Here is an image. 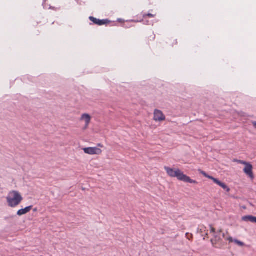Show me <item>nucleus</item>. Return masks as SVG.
<instances>
[{"mask_svg": "<svg viewBox=\"0 0 256 256\" xmlns=\"http://www.w3.org/2000/svg\"><path fill=\"white\" fill-rule=\"evenodd\" d=\"M32 206H30L25 208H24L20 209L17 212V214L19 216L25 214L30 212L32 209Z\"/></svg>", "mask_w": 256, "mask_h": 256, "instance_id": "obj_9", "label": "nucleus"}, {"mask_svg": "<svg viewBox=\"0 0 256 256\" xmlns=\"http://www.w3.org/2000/svg\"><path fill=\"white\" fill-rule=\"evenodd\" d=\"M91 120L90 116L86 114H84L82 116L81 120H84L86 122V128L90 123Z\"/></svg>", "mask_w": 256, "mask_h": 256, "instance_id": "obj_10", "label": "nucleus"}, {"mask_svg": "<svg viewBox=\"0 0 256 256\" xmlns=\"http://www.w3.org/2000/svg\"><path fill=\"white\" fill-rule=\"evenodd\" d=\"M226 240H228L230 242H234V239H233L232 238L231 236H229L226 238Z\"/></svg>", "mask_w": 256, "mask_h": 256, "instance_id": "obj_13", "label": "nucleus"}, {"mask_svg": "<svg viewBox=\"0 0 256 256\" xmlns=\"http://www.w3.org/2000/svg\"><path fill=\"white\" fill-rule=\"evenodd\" d=\"M252 166L250 164H248L244 169V172L246 173L252 180L254 178V175L252 172Z\"/></svg>", "mask_w": 256, "mask_h": 256, "instance_id": "obj_7", "label": "nucleus"}, {"mask_svg": "<svg viewBox=\"0 0 256 256\" xmlns=\"http://www.w3.org/2000/svg\"><path fill=\"white\" fill-rule=\"evenodd\" d=\"M84 153L88 154H100L102 152V150L96 147H90L83 148Z\"/></svg>", "mask_w": 256, "mask_h": 256, "instance_id": "obj_4", "label": "nucleus"}, {"mask_svg": "<svg viewBox=\"0 0 256 256\" xmlns=\"http://www.w3.org/2000/svg\"><path fill=\"white\" fill-rule=\"evenodd\" d=\"M6 200L8 206L14 208L21 202L22 198L18 192L14 190L10 192Z\"/></svg>", "mask_w": 256, "mask_h": 256, "instance_id": "obj_2", "label": "nucleus"}, {"mask_svg": "<svg viewBox=\"0 0 256 256\" xmlns=\"http://www.w3.org/2000/svg\"><path fill=\"white\" fill-rule=\"evenodd\" d=\"M234 242L240 246H244V244L243 242L236 239L234 240Z\"/></svg>", "mask_w": 256, "mask_h": 256, "instance_id": "obj_11", "label": "nucleus"}, {"mask_svg": "<svg viewBox=\"0 0 256 256\" xmlns=\"http://www.w3.org/2000/svg\"><path fill=\"white\" fill-rule=\"evenodd\" d=\"M252 124L253 126L256 128V122H253Z\"/></svg>", "mask_w": 256, "mask_h": 256, "instance_id": "obj_16", "label": "nucleus"}, {"mask_svg": "<svg viewBox=\"0 0 256 256\" xmlns=\"http://www.w3.org/2000/svg\"><path fill=\"white\" fill-rule=\"evenodd\" d=\"M200 174H202L204 177L207 178L210 180H212L216 184L222 187L224 190H226L227 192L230 191V188L227 186V185L220 181L218 179L208 174L205 172L200 170Z\"/></svg>", "mask_w": 256, "mask_h": 256, "instance_id": "obj_3", "label": "nucleus"}, {"mask_svg": "<svg viewBox=\"0 0 256 256\" xmlns=\"http://www.w3.org/2000/svg\"><path fill=\"white\" fill-rule=\"evenodd\" d=\"M242 219L243 221L246 222H250L252 223L256 224V216L248 215L242 216Z\"/></svg>", "mask_w": 256, "mask_h": 256, "instance_id": "obj_8", "label": "nucleus"}, {"mask_svg": "<svg viewBox=\"0 0 256 256\" xmlns=\"http://www.w3.org/2000/svg\"><path fill=\"white\" fill-rule=\"evenodd\" d=\"M98 146H100V147H101V148L103 147V146L102 144H98Z\"/></svg>", "mask_w": 256, "mask_h": 256, "instance_id": "obj_17", "label": "nucleus"}, {"mask_svg": "<svg viewBox=\"0 0 256 256\" xmlns=\"http://www.w3.org/2000/svg\"><path fill=\"white\" fill-rule=\"evenodd\" d=\"M166 117L162 112L160 110H156L154 112V120L156 122H161L165 120Z\"/></svg>", "mask_w": 256, "mask_h": 256, "instance_id": "obj_5", "label": "nucleus"}, {"mask_svg": "<svg viewBox=\"0 0 256 256\" xmlns=\"http://www.w3.org/2000/svg\"><path fill=\"white\" fill-rule=\"evenodd\" d=\"M216 230L214 228L210 226V232L214 233L215 232Z\"/></svg>", "mask_w": 256, "mask_h": 256, "instance_id": "obj_15", "label": "nucleus"}, {"mask_svg": "<svg viewBox=\"0 0 256 256\" xmlns=\"http://www.w3.org/2000/svg\"><path fill=\"white\" fill-rule=\"evenodd\" d=\"M164 168L168 175L171 178H176L178 180L185 182L198 184L196 180L191 179L189 176L184 174L179 168H172L168 166H164Z\"/></svg>", "mask_w": 256, "mask_h": 256, "instance_id": "obj_1", "label": "nucleus"}, {"mask_svg": "<svg viewBox=\"0 0 256 256\" xmlns=\"http://www.w3.org/2000/svg\"><path fill=\"white\" fill-rule=\"evenodd\" d=\"M154 16H155L154 14H144L143 15V18H146V16H148L150 18H154Z\"/></svg>", "mask_w": 256, "mask_h": 256, "instance_id": "obj_12", "label": "nucleus"}, {"mask_svg": "<svg viewBox=\"0 0 256 256\" xmlns=\"http://www.w3.org/2000/svg\"><path fill=\"white\" fill-rule=\"evenodd\" d=\"M238 162H239V163H240V164H243L246 165V166L248 164H250V163L242 161V160H239V161H238Z\"/></svg>", "mask_w": 256, "mask_h": 256, "instance_id": "obj_14", "label": "nucleus"}, {"mask_svg": "<svg viewBox=\"0 0 256 256\" xmlns=\"http://www.w3.org/2000/svg\"><path fill=\"white\" fill-rule=\"evenodd\" d=\"M90 20L93 22L94 24L98 26H102L104 24H107L110 22L108 20H99L97 19L93 16H90L89 18Z\"/></svg>", "mask_w": 256, "mask_h": 256, "instance_id": "obj_6", "label": "nucleus"}]
</instances>
